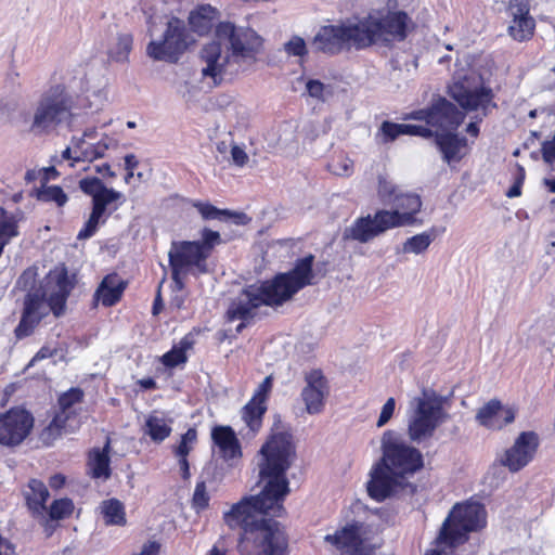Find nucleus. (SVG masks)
Here are the masks:
<instances>
[{
    "instance_id": "obj_38",
    "label": "nucleus",
    "mask_w": 555,
    "mask_h": 555,
    "mask_svg": "<svg viewBox=\"0 0 555 555\" xmlns=\"http://www.w3.org/2000/svg\"><path fill=\"white\" fill-rule=\"evenodd\" d=\"M75 505L72 499L62 498L55 499L51 502L50 506L47 507V514L49 516V520H62L72 516L74 512Z\"/></svg>"
},
{
    "instance_id": "obj_18",
    "label": "nucleus",
    "mask_w": 555,
    "mask_h": 555,
    "mask_svg": "<svg viewBox=\"0 0 555 555\" xmlns=\"http://www.w3.org/2000/svg\"><path fill=\"white\" fill-rule=\"evenodd\" d=\"M313 52L327 55H336L347 44V23L340 22L337 25H323L311 39Z\"/></svg>"
},
{
    "instance_id": "obj_29",
    "label": "nucleus",
    "mask_w": 555,
    "mask_h": 555,
    "mask_svg": "<svg viewBox=\"0 0 555 555\" xmlns=\"http://www.w3.org/2000/svg\"><path fill=\"white\" fill-rule=\"evenodd\" d=\"M193 206L197 209V211L205 220H233L236 224H246L249 221V218L244 212L231 211L229 209H220L210 203L198 201L194 203Z\"/></svg>"
},
{
    "instance_id": "obj_52",
    "label": "nucleus",
    "mask_w": 555,
    "mask_h": 555,
    "mask_svg": "<svg viewBox=\"0 0 555 555\" xmlns=\"http://www.w3.org/2000/svg\"><path fill=\"white\" fill-rule=\"evenodd\" d=\"M395 410H396V400L393 398H388L387 401L382 406L376 426L377 427L385 426L392 417Z\"/></svg>"
},
{
    "instance_id": "obj_25",
    "label": "nucleus",
    "mask_w": 555,
    "mask_h": 555,
    "mask_svg": "<svg viewBox=\"0 0 555 555\" xmlns=\"http://www.w3.org/2000/svg\"><path fill=\"white\" fill-rule=\"evenodd\" d=\"M127 283L117 274L105 275L93 294V306L99 302L104 307L115 306L122 297Z\"/></svg>"
},
{
    "instance_id": "obj_6",
    "label": "nucleus",
    "mask_w": 555,
    "mask_h": 555,
    "mask_svg": "<svg viewBox=\"0 0 555 555\" xmlns=\"http://www.w3.org/2000/svg\"><path fill=\"white\" fill-rule=\"evenodd\" d=\"M486 526V509L477 502L456 504L444 520L435 546L426 555H452L465 542L467 533Z\"/></svg>"
},
{
    "instance_id": "obj_56",
    "label": "nucleus",
    "mask_w": 555,
    "mask_h": 555,
    "mask_svg": "<svg viewBox=\"0 0 555 555\" xmlns=\"http://www.w3.org/2000/svg\"><path fill=\"white\" fill-rule=\"evenodd\" d=\"M57 352L56 349H51L50 347L48 346H42L36 353L35 356L33 357V359L30 360L28 366H33L36 362H39L41 360H44V359H48V358H51L53 356H55Z\"/></svg>"
},
{
    "instance_id": "obj_36",
    "label": "nucleus",
    "mask_w": 555,
    "mask_h": 555,
    "mask_svg": "<svg viewBox=\"0 0 555 555\" xmlns=\"http://www.w3.org/2000/svg\"><path fill=\"white\" fill-rule=\"evenodd\" d=\"M36 198L43 203H54L63 207L68 202V196L60 185L41 184L36 189Z\"/></svg>"
},
{
    "instance_id": "obj_27",
    "label": "nucleus",
    "mask_w": 555,
    "mask_h": 555,
    "mask_svg": "<svg viewBox=\"0 0 555 555\" xmlns=\"http://www.w3.org/2000/svg\"><path fill=\"white\" fill-rule=\"evenodd\" d=\"M109 440L103 449L93 448L88 452L87 468L88 475L93 479H108L112 475L109 459Z\"/></svg>"
},
{
    "instance_id": "obj_55",
    "label": "nucleus",
    "mask_w": 555,
    "mask_h": 555,
    "mask_svg": "<svg viewBox=\"0 0 555 555\" xmlns=\"http://www.w3.org/2000/svg\"><path fill=\"white\" fill-rule=\"evenodd\" d=\"M170 271L175 289L178 292L183 291L185 288V276L189 272L176 267H170Z\"/></svg>"
},
{
    "instance_id": "obj_4",
    "label": "nucleus",
    "mask_w": 555,
    "mask_h": 555,
    "mask_svg": "<svg viewBox=\"0 0 555 555\" xmlns=\"http://www.w3.org/2000/svg\"><path fill=\"white\" fill-rule=\"evenodd\" d=\"M390 205L391 210L380 209L373 217L367 215L358 219L351 229V236L365 243L387 230L423 223L417 218L423 205L420 195L402 192L395 196Z\"/></svg>"
},
{
    "instance_id": "obj_47",
    "label": "nucleus",
    "mask_w": 555,
    "mask_h": 555,
    "mask_svg": "<svg viewBox=\"0 0 555 555\" xmlns=\"http://www.w3.org/2000/svg\"><path fill=\"white\" fill-rule=\"evenodd\" d=\"M210 496L207 492L205 481H198L195 486L192 505L196 511H204L209 506Z\"/></svg>"
},
{
    "instance_id": "obj_16",
    "label": "nucleus",
    "mask_w": 555,
    "mask_h": 555,
    "mask_svg": "<svg viewBox=\"0 0 555 555\" xmlns=\"http://www.w3.org/2000/svg\"><path fill=\"white\" fill-rule=\"evenodd\" d=\"M35 426L33 413L24 406H12L0 412V446L14 449L24 443Z\"/></svg>"
},
{
    "instance_id": "obj_41",
    "label": "nucleus",
    "mask_w": 555,
    "mask_h": 555,
    "mask_svg": "<svg viewBox=\"0 0 555 555\" xmlns=\"http://www.w3.org/2000/svg\"><path fill=\"white\" fill-rule=\"evenodd\" d=\"M400 193L402 192L390 180L385 177H379L377 194L385 205H390L393 202L395 196Z\"/></svg>"
},
{
    "instance_id": "obj_8",
    "label": "nucleus",
    "mask_w": 555,
    "mask_h": 555,
    "mask_svg": "<svg viewBox=\"0 0 555 555\" xmlns=\"http://www.w3.org/2000/svg\"><path fill=\"white\" fill-rule=\"evenodd\" d=\"M221 243L220 233L208 228L203 229L201 240L173 242L168 254L169 267L188 271L194 276L207 274V259Z\"/></svg>"
},
{
    "instance_id": "obj_39",
    "label": "nucleus",
    "mask_w": 555,
    "mask_h": 555,
    "mask_svg": "<svg viewBox=\"0 0 555 555\" xmlns=\"http://www.w3.org/2000/svg\"><path fill=\"white\" fill-rule=\"evenodd\" d=\"M534 21L532 17L512 20L508 27L509 35L518 41L529 39L533 35Z\"/></svg>"
},
{
    "instance_id": "obj_44",
    "label": "nucleus",
    "mask_w": 555,
    "mask_h": 555,
    "mask_svg": "<svg viewBox=\"0 0 555 555\" xmlns=\"http://www.w3.org/2000/svg\"><path fill=\"white\" fill-rule=\"evenodd\" d=\"M377 135L379 137V140L383 143L392 142L399 135H403V126L402 124L384 121L379 128Z\"/></svg>"
},
{
    "instance_id": "obj_15",
    "label": "nucleus",
    "mask_w": 555,
    "mask_h": 555,
    "mask_svg": "<svg viewBox=\"0 0 555 555\" xmlns=\"http://www.w3.org/2000/svg\"><path fill=\"white\" fill-rule=\"evenodd\" d=\"M219 41L229 43L230 55L235 62H254L260 53L263 40L251 28L236 27L231 22H220L215 29Z\"/></svg>"
},
{
    "instance_id": "obj_19",
    "label": "nucleus",
    "mask_w": 555,
    "mask_h": 555,
    "mask_svg": "<svg viewBox=\"0 0 555 555\" xmlns=\"http://www.w3.org/2000/svg\"><path fill=\"white\" fill-rule=\"evenodd\" d=\"M231 57L230 54H222L221 41L206 43L199 52V59L205 64L202 68L203 77L211 78L215 86L220 85L228 73Z\"/></svg>"
},
{
    "instance_id": "obj_62",
    "label": "nucleus",
    "mask_w": 555,
    "mask_h": 555,
    "mask_svg": "<svg viewBox=\"0 0 555 555\" xmlns=\"http://www.w3.org/2000/svg\"><path fill=\"white\" fill-rule=\"evenodd\" d=\"M60 176V172L55 169V167L51 166L43 169V173L41 177V184H48L50 180H54Z\"/></svg>"
},
{
    "instance_id": "obj_13",
    "label": "nucleus",
    "mask_w": 555,
    "mask_h": 555,
    "mask_svg": "<svg viewBox=\"0 0 555 555\" xmlns=\"http://www.w3.org/2000/svg\"><path fill=\"white\" fill-rule=\"evenodd\" d=\"M351 511L356 518L349 524V555H374L380 517L357 502Z\"/></svg>"
},
{
    "instance_id": "obj_58",
    "label": "nucleus",
    "mask_w": 555,
    "mask_h": 555,
    "mask_svg": "<svg viewBox=\"0 0 555 555\" xmlns=\"http://www.w3.org/2000/svg\"><path fill=\"white\" fill-rule=\"evenodd\" d=\"M206 555H232L227 547L225 539L220 538Z\"/></svg>"
},
{
    "instance_id": "obj_63",
    "label": "nucleus",
    "mask_w": 555,
    "mask_h": 555,
    "mask_svg": "<svg viewBox=\"0 0 555 555\" xmlns=\"http://www.w3.org/2000/svg\"><path fill=\"white\" fill-rule=\"evenodd\" d=\"M139 162L133 154L126 155L125 167L128 170V178L133 176V170L138 167Z\"/></svg>"
},
{
    "instance_id": "obj_11",
    "label": "nucleus",
    "mask_w": 555,
    "mask_h": 555,
    "mask_svg": "<svg viewBox=\"0 0 555 555\" xmlns=\"http://www.w3.org/2000/svg\"><path fill=\"white\" fill-rule=\"evenodd\" d=\"M449 93L463 109L476 112L479 121L496 107L493 90L474 70L457 74L449 87Z\"/></svg>"
},
{
    "instance_id": "obj_61",
    "label": "nucleus",
    "mask_w": 555,
    "mask_h": 555,
    "mask_svg": "<svg viewBox=\"0 0 555 555\" xmlns=\"http://www.w3.org/2000/svg\"><path fill=\"white\" fill-rule=\"evenodd\" d=\"M176 456L179 459L178 463H179V467H180V472H181V477L184 480H188L191 476L188 456H185V455H176Z\"/></svg>"
},
{
    "instance_id": "obj_42",
    "label": "nucleus",
    "mask_w": 555,
    "mask_h": 555,
    "mask_svg": "<svg viewBox=\"0 0 555 555\" xmlns=\"http://www.w3.org/2000/svg\"><path fill=\"white\" fill-rule=\"evenodd\" d=\"M272 388H273V376L269 375V376L264 377V379L259 384V386L254 391L249 401H253V403H258L261 405H268V400L270 398Z\"/></svg>"
},
{
    "instance_id": "obj_48",
    "label": "nucleus",
    "mask_w": 555,
    "mask_h": 555,
    "mask_svg": "<svg viewBox=\"0 0 555 555\" xmlns=\"http://www.w3.org/2000/svg\"><path fill=\"white\" fill-rule=\"evenodd\" d=\"M133 38L130 34H121L117 38L116 49L112 52V56L119 61L126 59L131 51Z\"/></svg>"
},
{
    "instance_id": "obj_46",
    "label": "nucleus",
    "mask_w": 555,
    "mask_h": 555,
    "mask_svg": "<svg viewBox=\"0 0 555 555\" xmlns=\"http://www.w3.org/2000/svg\"><path fill=\"white\" fill-rule=\"evenodd\" d=\"M284 51L289 56H298L300 59L308 55L307 43L304 38L299 36H293L287 42H285Z\"/></svg>"
},
{
    "instance_id": "obj_30",
    "label": "nucleus",
    "mask_w": 555,
    "mask_h": 555,
    "mask_svg": "<svg viewBox=\"0 0 555 555\" xmlns=\"http://www.w3.org/2000/svg\"><path fill=\"white\" fill-rule=\"evenodd\" d=\"M195 345L194 335L192 333L185 334L178 345L160 357V362L168 369H173L188 362V351L193 349Z\"/></svg>"
},
{
    "instance_id": "obj_20",
    "label": "nucleus",
    "mask_w": 555,
    "mask_h": 555,
    "mask_svg": "<svg viewBox=\"0 0 555 555\" xmlns=\"http://www.w3.org/2000/svg\"><path fill=\"white\" fill-rule=\"evenodd\" d=\"M43 305V294L36 292L28 293L25 296L21 320L14 330V335L17 339H23L34 334L36 327L47 315V312L42 311Z\"/></svg>"
},
{
    "instance_id": "obj_14",
    "label": "nucleus",
    "mask_w": 555,
    "mask_h": 555,
    "mask_svg": "<svg viewBox=\"0 0 555 555\" xmlns=\"http://www.w3.org/2000/svg\"><path fill=\"white\" fill-rule=\"evenodd\" d=\"M194 42L185 23L178 17H171L167 23L163 39L151 41L146 51L154 60L177 63Z\"/></svg>"
},
{
    "instance_id": "obj_31",
    "label": "nucleus",
    "mask_w": 555,
    "mask_h": 555,
    "mask_svg": "<svg viewBox=\"0 0 555 555\" xmlns=\"http://www.w3.org/2000/svg\"><path fill=\"white\" fill-rule=\"evenodd\" d=\"M217 17L218 11L216 8L210 4H203L190 13L189 24L193 31L203 36L211 30Z\"/></svg>"
},
{
    "instance_id": "obj_49",
    "label": "nucleus",
    "mask_w": 555,
    "mask_h": 555,
    "mask_svg": "<svg viewBox=\"0 0 555 555\" xmlns=\"http://www.w3.org/2000/svg\"><path fill=\"white\" fill-rule=\"evenodd\" d=\"M37 276H38L37 268L28 267L18 276V279L16 281V286L22 291H30L36 285Z\"/></svg>"
},
{
    "instance_id": "obj_3",
    "label": "nucleus",
    "mask_w": 555,
    "mask_h": 555,
    "mask_svg": "<svg viewBox=\"0 0 555 555\" xmlns=\"http://www.w3.org/2000/svg\"><path fill=\"white\" fill-rule=\"evenodd\" d=\"M382 449L384 466L374 470L367 486L370 496L377 501L389 496L401 485L402 477L423 466L421 452L392 430L383 434Z\"/></svg>"
},
{
    "instance_id": "obj_64",
    "label": "nucleus",
    "mask_w": 555,
    "mask_h": 555,
    "mask_svg": "<svg viewBox=\"0 0 555 555\" xmlns=\"http://www.w3.org/2000/svg\"><path fill=\"white\" fill-rule=\"evenodd\" d=\"M137 385L140 386V388L143 390L157 389V384L152 377L141 378L137 382Z\"/></svg>"
},
{
    "instance_id": "obj_50",
    "label": "nucleus",
    "mask_w": 555,
    "mask_h": 555,
    "mask_svg": "<svg viewBox=\"0 0 555 555\" xmlns=\"http://www.w3.org/2000/svg\"><path fill=\"white\" fill-rule=\"evenodd\" d=\"M69 296H65L64 294H59L52 292L48 298V305L54 314V317L59 318L65 312L66 301Z\"/></svg>"
},
{
    "instance_id": "obj_26",
    "label": "nucleus",
    "mask_w": 555,
    "mask_h": 555,
    "mask_svg": "<svg viewBox=\"0 0 555 555\" xmlns=\"http://www.w3.org/2000/svg\"><path fill=\"white\" fill-rule=\"evenodd\" d=\"M452 131H439L435 137L442 158L449 165L459 163L468 153L467 140L453 134Z\"/></svg>"
},
{
    "instance_id": "obj_9",
    "label": "nucleus",
    "mask_w": 555,
    "mask_h": 555,
    "mask_svg": "<svg viewBox=\"0 0 555 555\" xmlns=\"http://www.w3.org/2000/svg\"><path fill=\"white\" fill-rule=\"evenodd\" d=\"M80 190L91 196V212L88 220L77 234L78 241L92 237L101 224H105L109 216L121 205L122 194L107 188L98 177H87L79 181Z\"/></svg>"
},
{
    "instance_id": "obj_34",
    "label": "nucleus",
    "mask_w": 555,
    "mask_h": 555,
    "mask_svg": "<svg viewBox=\"0 0 555 555\" xmlns=\"http://www.w3.org/2000/svg\"><path fill=\"white\" fill-rule=\"evenodd\" d=\"M171 431V426L164 417L154 414L147 416L145 421V434L152 441L157 443L163 442L170 436Z\"/></svg>"
},
{
    "instance_id": "obj_53",
    "label": "nucleus",
    "mask_w": 555,
    "mask_h": 555,
    "mask_svg": "<svg viewBox=\"0 0 555 555\" xmlns=\"http://www.w3.org/2000/svg\"><path fill=\"white\" fill-rule=\"evenodd\" d=\"M327 169L330 172L336 176H343L347 171V157L344 156L343 153L339 155L332 156L331 160L327 164Z\"/></svg>"
},
{
    "instance_id": "obj_59",
    "label": "nucleus",
    "mask_w": 555,
    "mask_h": 555,
    "mask_svg": "<svg viewBox=\"0 0 555 555\" xmlns=\"http://www.w3.org/2000/svg\"><path fill=\"white\" fill-rule=\"evenodd\" d=\"M15 545L0 533V555H14Z\"/></svg>"
},
{
    "instance_id": "obj_5",
    "label": "nucleus",
    "mask_w": 555,
    "mask_h": 555,
    "mask_svg": "<svg viewBox=\"0 0 555 555\" xmlns=\"http://www.w3.org/2000/svg\"><path fill=\"white\" fill-rule=\"evenodd\" d=\"M391 2L389 0L387 7L373 11L358 24H349V41L362 48L404 40L412 27V20L404 11L392 9Z\"/></svg>"
},
{
    "instance_id": "obj_60",
    "label": "nucleus",
    "mask_w": 555,
    "mask_h": 555,
    "mask_svg": "<svg viewBox=\"0 0 555 555\" xmlns=\"http://www.w3.org/2000/svg\"><path fill=\"white\" fill-rule=\"evenodd\" d=\"M66 483V477L63 474H54L49 478V486L52 490H60Z\"/></svg>"
},
{
    "instance_id": "obj_10",
    "label": "nucleus",
    "mask_w": 555,
    "mask_h": 555,
    "mask_svg": "<svg viewBox=\"0 0 555 555\" xmlns=\"http://www.w3.org/2000/svg\"><path fill=\"white\" fill-rule=\"evenodd\" d=\"M404 119L425 121V125L402 124L403 135L436 137L439 131L456 130L464 115L452 103L439 98L429 107L413 111Z\"/></svg>"
},
{
    "instance_id": "obj_57",
    "label": "nucleus",
    "mask_w": 555,
    "mask_h": 555,
    "mask_svg": "<svg viewBox=\"0 0 555 555\" xmlns=\"http://www.w3.org/2000/svg\"><path fill=\"white\" fill-rule=\"evenodd\" d=\"M231 156H232L233 162L240 167L245 166L248 162V155L246 154V152L243 149H241L237 145H234L231 149Z\"/></svg>"
},
{
    "instance_id": "obj_21",
    "label": "nucleus",
    "mask_w": 555,
    "mask_h": 555,
    "mask_svg": "<svg viewBox=\"0 0 555 555\" xmlns=\"http://www.w3.org/2000/svg\"><path fill=\"white\" fill-rule=\"evenodd\" d=\"M515 416V406L504 405L500 400L492 399L478 410L476 421L487 429L500 430L513 423Z\"/></svg>"
},
{
    "instance_id": "obj_12",
    "label": "nucleus",
    "mask_w": 555,
    "mask_h": 555,
    "mask_svg": "<svg viewBox=\"0 0 555 555\" xmlns=\"http://www.w3.org/2000/svg\"><path fill=\"white\" fill-rule=\"evenodd\" d=\"M73 96L64 85H55L44 91L34 114L31 130L47 132L72 116Z\"/></svg>"
},
{
    "instance_id": "obj_23",
    "label": "nucleus",
    "mask_w": 555,
    "mask_h": 555,
    "mask_svg": "<svg viewBox=\"0 0 555 555\" xmlns=\"http://www.w3.org/2000/svg\"><path fill=\"white\" fill-rule=\"evenodd\" d=\"M23 498L30 516L35 519H42L43 527L48 529L49 521L44 514L50 492L46 483L40 479L30 478L23 490Z\"/></svg>"
},
{
    "instance_id": "obj_33",
    "label": "nucleus",
    "mask_w": 555,
    "mask_h": 555,
    "mask_svg": "<svg viewBox=\"0 0 555 555\" xmlns=\"http://www.w3.org/2000/svg\"><path fill=\"white\" fill-rule=\"evenodd\" d=\"M102 515L107 526H125L127 524L125 506L117 499L103 501Z\"/></svg>"
},
{
    "instance_id": "obj_37",
    "label": "nucleus",
    "mask_w": 555,
    "mask_h": 555,
    "mask_svg": "<svg viewBox=\"0 0 555 555\" xmlns=\"http://www.w3.org/2000/svg\"><path fill=\"white\" fill-rule=\"evenodd\" d=\"M434 241V235L431 232H423L416 235L409 237L403 244L401 251L403 254H413L420 255L427 250L431 242Z\"/></svg>"
},
{
    "instance_id": "obj_43",
    "label": "nucleus",
    "mask_w": 555,
    "mask_h": 555,
    "mask_svg": "<svg viewBox=\"0 0 555 555\" xmlns=\"http://www.w3.org/2000/svg\"><path fill=\"white\" fill-rule=\"evenodd\" d=\"M197 441V430L194 427H190L182 436L179 444L175 449L176 455L189 456L193 450V446Z\"/></svg>"
},
{
    "instance_id": "obj_32",
    "label": "nucleus",
    "mask_w": 555,
    "mask_h": 555,
    "mask_svg": "<svg viewBox=\"0 0 555 555\" xmlns=\"http://www.w3.org/2000/svg\"><path fill=\"white\" fill-rule=\"evenodd\" d=\"M268 411V405H261L248 401L241 410V417L245 423L248 431L255 436L263 425V417Z\"/></svg>"
},
{
    "instance_id": "obj_35",
    "label": "nucleus",
    "mask_w": 555,
    "mask_h": 555,
    "mask_svg": "<svg viewBox=\"0 0 555 555\" xmlns=\"http://www.w3.org/2000/svg\"><path fill=\"white\" fill-rule=\"evenodd\" d=\"M67 425L68 422H65L61 416L53 414L49 424L41 429L39 440L46 447L53 446V443L61 438L65 431H67Z\"/></svg>"
},
{
    "instance_id": "obj_54",
    "label": "nucleus",
    "mask_w": 555,
    "mask_h": 555,
    "mask_svg": "<svg viewBox=\"0 0 555 555\" xmlns=\"http://www.w3.org/2000/svg\"><path fill=\"white\" fill-rule=\"evenodd\" d=\"M325 541L332 543L338 550L347 547V525L341 527L334 534H327Z\"/></svg>"
},
{
    "instance_id": "obj_45",
    "label": "nucleus",
    "mask_w": 555,
    "mask_h": 555,
    "mask_svg": "<svg viewBox=\"0 0 555 555\" xmlns=\"http://www.w3.org/2000/svg\"><path fill=\"white\" fill-rule=\"evenodd\" d=\"M55 286L56 289L54 293L64 294L65 296H69L72 291L75 287V281L70 279L68 271L65 267L56 272L55 275Z\"/></svg>"
},
{
    "instance_id": "obj_7",
    "label": "nucleus",
    "mask_w": 555,
    "mask_h": 555,
    "mask_svg": "<svg viewBox=\"0 0 555 555\" xmlns=\"http://www.w3.org/2000/svg\"><path fill=\"white\" fill-rule=\"evenodd\" d=\"M446 398L431 389H424L421 396L410 401L408 436L411 441L422 443L429 440L449 414L444 409Z\"/></svg>"
},
{
    "instance_id": "obj_2",
    "label": "nucleus",
    "mask_w": 555,
    "mask_h": 555,
    "mask_svg": "<svg viewBox=\"0 0 555 555\" xmlns=\"http://www.w3.org/2000/svg\"><path fill=\"white\" fill-rule=\"evenodd\" d=\"M314 260V255L308 254L297 258L288 271L279 272L259 284L246 285L240 296L231 301L224 314L225 321L254 320L256 310L261 306L282 307L305 287L317 284Z\"/></svg>"
},
{
    "instance_id": "obj_51",
    "label": "nucleus",
    "mask_w": 555,
    "mask_h": 555,
    "mask_svg": "<svg viewBox=\"0 0 555 555\" xmlns=\"http://www.w3.org/2000/svg\"><path fill=\"white\" fill-rule=\"evenodd\" d=\"M508 11L512 20L530 17L528 0H511Z\"/></svg>"
},
{
    "instance_id": "obj_28",
    "label": "nucleus",
    "mask_w": 555,
    "mask_h": 555,
    "mask_svg": "<svg viewBox=\"0 0 555 555\" xmlns=\"http://www.w3.org/2000/svg\"><path fill=\"white\" fill-rule=\"evenodd\" d=\"M83 398L85 392L81 388L70 387L68 390L59 395L53 414L61 416L63 421L69 423L78 416L79 412L75 405L82 403Z\"/></svg>"
},
{
    "instance_id": "obj_22",
    "label": "nucleus",
    "mask_w": 555,
    "mask_h": 555,
    "mask_svg": "<svg viewBox=\"0 0 555 555\" xmlns=\"http://www.w3.org/2000/svg\"><path fill=\"white\" fill-rule=\"evenodd\" d=\"M306 387L301 391V398L309 414H319L324 409L327 395V380L321 370H312L306 374Z\"/></svg>"
},
{
    "instance_id": "obj_1",
    "label": "nucleus",
    "mask_w": 555,
    "mask_h": 555,
    "mask_svg": "<svg viewBox=\"0 0 555 555\" xmlns=\"http://www.w3.org/2000/svg\"><path fill=\"white\" fill-rule=\"evenodd\" d=\"M260 454L262 490L234 503L223 514V521L230 529H240L237 548L242 555H288V537L275 518L286 513L284 501L289 493L286 472L296 457L292 435H272Z\"/></svg>"
},
{
    "instance_id": "obj_40",
    "label": "nucleus",
    "mask_w": 555,
    "mask_h": 555,
    "mask_svg": "<svg viewBox=\"0 0 555 555\" xmlns=\"http://www.w3.org/2000/svg\"><path fill=\"white\" fill-rule=\"evenodd\" d=\"M306 89L311 98L322 102H325L334 94V90L331 85H325L318 79H309L306 83Z\"/></svg>"
},
{
    "instance_id": "obj_24",
    "label": "nucleus",
    "mask_w": 555,
    "mask_h": 555,
    "mask_svg": "<svg viewBox=\"0 0 555 555\" xmlns=\"http://www.w3.org/2000/svg\"><path fill=\"white\" fill-rule=\"evenodd\" d=\"M211 440L224 461L228 462L243 456L241 442L231 426L216 425L212 427Z\"/></svg>"
},
{
    "instance_id": "obj_17",
    "label": "nucleus",
    "mask_w": 555,
    "mask_h": 555,
    "mask_svg": "<svg viewBox=\"0 0 555 555\" xmlns=\"http://www.w3.org/2000/svg\"><path fill=\"white\" fill-rule=\"evenodd\" d=\"M539 439L533 431L521 433L514 444L505 451L502 464L511 472H518L533 459Z\"/></svg>"
}]
</instances>
